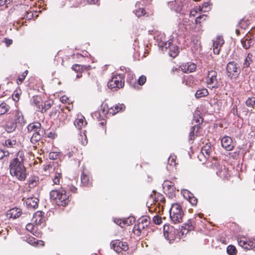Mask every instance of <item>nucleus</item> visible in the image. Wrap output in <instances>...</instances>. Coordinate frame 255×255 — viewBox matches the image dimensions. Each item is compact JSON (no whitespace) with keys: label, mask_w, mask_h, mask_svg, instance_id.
<instances>
[{"label":"nucleus","mask_w":255,"mask_h":255,"mask_svg":"<svg viewBox=\"0 0 255 255\" xmlns=\"http://www.w3.org/2000/svg\"><path fill=\"white\" fill-rule=\"evenodd\" d=\"M11 0H0V5H3L9 3Z\"/></svg>","instance_id":"obj_57"},{"label":"nucleus","mask_w":255,"mask_h":255,"mask_svg":"<svg viewBox=\"0 0 255 255\" xmlns=\"http://www.w3.org/2000/svg\"><path fill=\"white\" fill-rule=\"evenodd\" d=\"M146 81V78L145 76L141 75L140 76L138 79V84L139 85L142 86L143 85Z\"/></svg>","instance_id":"obj_46"},{"label":"nucleus","mask_w":255,"mask_h":255,"mask_svg":"<svg viewBox=\"0 0 255 255\" xmlns=\"http://www.w3.org/2000/svg\"><path fill=\"white\" fill-rule=\"evenodd\" d=\"M200 126L198 125H197V126H194L192 128L191 131L189 133V140H193L194 139L195 136H197V135L195 134V130L196 128H197L196 132H197Z\"/></svg>","instance_id":"obj_33"},{"label":"nucleus","mask_w":255,"mask_h":255,"mask_svg":"<svg viewBox=\"0 0 255 255\" xmlns=\"http://www.w3.org/2000/svg\"><path fill=\"white\" fill-rule=\"evenodd\" d=\"M26 238V242L33 246L36 247L39 246H43L44 245L43 241L38 240L32 236L27 237Z\"/></svg>","instance_id":"obj_19"},{"label":"nucleus","mask_w":255,"mask_h":255,"mask_svg":"<svg viewBox=\"0 0 255 255\" xmlns=\"http://www.w3.org/2000/svg\"><path fill=\"white\" fill-rule=\"evenodd\" d=\"M58 111L57 107H54L52 108V112H51L50 116L51 117H55L57 115V113Z\"/></svg>","instance_id":"obj_53"},{"label":"nucleus","mask_w":255,"mask_h":255,"mask_svg":"<svg viewBox=\"0 0 255 255\" xmlns=\"http://www.w3.org/2000/svg\"><path fill=\"white\" fill-rule=\"evenodd\" d=\"M227 252L229 255H236L237 250L234 246L229 245L227 248Z\"/></svg>","instance_id":"obj_35"},{"label":"nucleus","mask_w":255,"mask_h":255,"mask_svg":"<svg viewBox=\"0 0 255 255\" xmlns=\"http://www.w3.org/2000/svg\"><path fill=\"white\" fill-rule=\"evenodd\" d=\"M22 215L21 208H10L7 212L6 216L8 219H15Z\"/></svg>","instance_id":"obj_13"},{"label":"nucleus","mask_w":255,"mask_h":255,"mask_svg":"<svg viewBox=\"0 0 255 255\" xmlns=\"http://www.w3.org/2000/svg\"><path fill=\"white\" fill-rule=\"evenodd\" d=\"M211 151V144H209L207 143L203 147H202L201 152L202 154L204 155L205 153L207 155L209 156L210 152Z\"/></svg>","instance_id":"obj_36"},{"label":"nucleus","mask_w":255,"mask_h":255,"mask_svg":"<svg viewBox=\"0 0 255 255\" xmlns=\"http://www.w3.org/2000/svg\"><path fill=\"white\" fill-rule=\"evenodd\" d=\"M195 227V223L192 220H189L187 223L182 226L180 231L184 233V235L187 234L189 231L194 230Z\"/></svg>","instance_id":"obj_15"},{"label":"nucleus","mask_w":255,"mask_h":255,"mask_svg":"<svg viewBox=\"0 0 255 255\" xmlns=\"http://www.w3.org/2000/svg\"><path fill=\"white\" fill-rule=\"evenodd\" d=\"M164 192L169 197L172 198L175 196L176 188L174 184L169 180H165L162 184Z\"/></svg>","instance_id":"obj_8"},{"label":"nucleus","mask_w":255,"mask_h":255,"mask_svg":"<svg viewBox=\"0 0 255 255\" xmlns=\"http://www.w3.org/2000/svg\"><path fill=\"white\" fill-rule=\"evenodd\" d=\"M125 226L126 225L130 226L132 225L135 221V218L134 216H130L124 219Z\"/></svg>","instance_id":"obj_31"},{"label":"nucleus","mask_w":255,"mask_h":255,"mask_svg":"<svg viewBox=\"0 0 255 255\" xmlns=\"http://www.w3.org/2000/svg\"><path fill=\"white\" fill-rule=\"evenodd\" d=\"M24 160L23 152L19 151L16 154V157L10 160L9 165L10 174L21 181L24 180L26 177Z\"/></svg>","instance_id":"obj_1"},{"label":"nucleus","mask_w":255,"mask_h":255,"mask_svg":"<svg viewBox=\"0 0 255 255\" xmlns=\"http://www.w3.org/2000/svg\"><path fill=\"white\" fill-rule=\"evenodd\" d=\"M150 218L148 216H143L138 218L136 224L133 227L132 231L134 235L139 236L148 229L150 224Z\"/></svg>","instance_id":"obj_3"},{"label":"nucleus","mask_w":255,"mask_h":255,"mask_svg":"<svg viewBox=\"0 0 255 255\" xmlns=\"http://www.w3.org/2000/svg\"><path fill=\"white\" fill-rule=\"evenodd\" d=\"M28 71L26 70L22 74H21L17 79V83L19 84L21 83L24 80L25 76L27 74Z\"/></svg>","instance_id":"obj_44"},{"label":"nucleus","mask_w":255,"mask_h":255,"mask_svg":"<svg viewBox=\"0 0 255 255\" xmlns=\"http://www.w3.org/2000/svg\"><path fill=\"white\" fill-rule=\"evenodd\" d=\"M16 143V140L15 138L13 136L11 138L6 139L3 145L6 146L8 148H12L13 146Z\"/></svg>","instance_id":"obj_25"},{"label":"nucleus","mask_w":255,"mask_h":255,"mask_svg":"<svg viewBox=\"0 0 255 255\" xmlns=\"http://www.w3.org/2000/svg\"><path fill=\"white\" fill-rule=\"evenodd\" d=\"M10 109L9 105L5 102H2L0 104V116L3 115L8 112Z\"/></svg>","instance_id":"obj_26"},{"label":"nucleus","mask_w":255,"mask_h":255,"mask_svg":"<svg viewBox=\"0 0 255 255\" xmlns=\"http://www.w3.org/2000/svg\"><path fill=\"white\" fill-rule=\"evenodd\" d=\"M170 217L174 223H179L182 222L184 213L182 208H170Z\"/></svg>","instance_id":"obj_7"},{"label":"nucleus","mask_w":255,"mask_h":255,"mask_svg":"<svg viewBox=\"0 0 255 255\" xmlns=\"http://www.w3.org/2000/svg\"><path fill=\"white\" fill-rule=\"evenodd\" d=\"M28 132L32 133L30 141L35 144L39 141L45 135V130L42 128L40 123H32L29 124L27 127Z\"/></svg>","instance_id":"obj_2"},{"label":"nucleus","mask_w":255,"mask_h":255,"mask_svg":"<svg viewBox=\"0 0 255 255\" xmlns=\"http://www.w3.org/2000/svg\"><path fill=\"white\" fill-rule=\"evenodd\" d=\"M84 66L79 64H74L72 69L76 72H81L83 70Z\"/></svg>","instance_id":"obj_39"},{"label":"nucleus","mask_w":255,"mask_h":255,"mask_svg":"<svg viewBox=\"0 0 255 255\" xmlns=\"http://www.w3.org/2000/svg\"><path fill=\"white\" fill-rule=\"evenodd\" d=\"M39 178L38 176H31L28 180V187L29 188H34L39 184Z\"/></svg>","instance_id":"obj_22"},{"label":"nucleus","mask_w":255,"mask_h":255,"mask_svg":"<svg viewBox=\"0 0 255 255\" xmlns=\"http://www.w3.org/2000/svg\"><path fill=\"white\" fill-rule=\"evenodd\" d=\"M209 95L208 90L205 88L198 90L195 95L196 98L199 99L202 97H205Z\"/></svg>","instance_id":"obj_24"},{"label":"nucleus","mask_w":255,"mask_h":255,"mask_svg":"<svg viewBox=\"0 0 255 255\" xmlns=\"http://www.w3.org/2000/svg\"><path fill=\"white\" fill-rule=\"evenodd\" d=\"M241 42H242L243 47L246 49H248L250 48V47L252 45V39H243L241 40Z\"/></svg>","instance_id":"obj_30"},{"label":"nucleus","mask_w":255,"mask_h":255,"mask_svg":"<svg viewBox=\"0 0 255 255\" xmlns=\"http://www.w3.org/2000/svg\"><path fill=\"white\" fill-rule=\"evenodd\" d=\"M12 97L14 101L17 102L19 99V95L18 93L14 94Z\"/></svg>","instance_id":"obj_59"},{"label":"nucleus","mask_w":255,"mask_h":255,"mask_svg":"<svg viewBox=\"0 0 255 255\" xmlns=\"http://www.w3.org/2000/svg\"><path fill=\"white\" fill-rule=\"evenodd\" d=\"M54 171H55V176L54 177L61 180L62 179V173L61 172V169L57 167L56 168V170Z\"/></svg>","instance_id":"obj_43"},{"label":"nucleus","mask_w":255,"mask_h":255,"mask_svg":"<svg viewBox=\"0 0 255 255\" xmlns=\"http://www.w3.org/2000/svg\"><path fill=\"white\" fill-rule=\"evenodd\" d=\"M69 190L73 193H76L77 191V188L73 186V185H70L68 186Z\"/></svg>","instance_id":"obj_54"},{"label":"nucleus","mask_w":255,"mask_h":255,"mask_svg":"<svg viewBox=\"0 0 255 255\" xmlns=\"http://www.w3.org/2000/svg\"><path fill=\"white\" fill-rule=\"evenodd\" d=\"M197 13V11L196 10H192L190 12V16H195Z\"/></svg>","instance_id":"obj_61"},{"label":"nucleus","mask_w":255,"mask_h":255,"mask_svg":"<svg viewBox=\"0 0 255 255\" xmlns=\"http://www.w3.org/2000/svg\"><path fill=\"white\" fill-rule=\"evenodd\" d=\"M246 105L249 107L254 108L255 106V97H249L246 101Z\"/></svg>","instance_id":"obj_34"},{"label":"nucleus","mask_w":255,"mask_h":255,"mask_svg":"<svg viewBox=\"0 0 255 255\" xmlns=\"http://www.w3.org/2000/svg\"><path fill=\"white\" fill-rule=\"evenodd\" d=\"M158 199L160 200V202L158 203V204L156 206V207H159L161 206V207H163L164 205L162 204L165 203V200L164 198L162 195H160L158 197Z\"/></svg>","instance_id":"obj_48"},{"label":"nucleus","mask_w":255,"mask_h":255,"mask_svg":"<svg viewBox=\"0 0 255 255\" xmlns=\"http://www.w3.org/2000/svg\"><path fill=\"white\" fill-rule=\"evenodd\" d=\"M145 13V10L143 8H139L135 13L137 16L139 17Z\"/></svg>","instance_id":"obj_50"},{"label":"nucleus","mask_w":255,"mask_h":255,"mask_svg":"<svg viewBox=\"0 0 255 255\" xmlns=\"http://www.w3.org/2000/svg\"><path fill=\"white\" fill-rule=\"evenodd\" d=\"M170 44H171V42H168V43H165V48H170Z\"/></svg>","instance_id":"obj_64"},{"label":"nucleus","mask_w":255,"mask_h":255,"mask_svg":"<svg viewBox=\"0 0 255 255\" xmlns=\"http://www.w3.org/2000/svg\"><path fill=\"white\" fill-rule=\"evenodd\" d=\"M60 180L55 178H53V181L55 184L59 185L60 184Z\"/></svg>","instance_id":"obj_62"},{"label":"nucleus","mask_w":255,"mask_h":255,"mask_svg":"<svg viewBox=\"0 0 255 255\" xmlns=\"http://www.w3.org/2000/svg\"><path fill=\"white\" fill-rule=\"evenodd\" d=\"M238 244L240 246L242 247L246 250H251L250 242L252 239L248 240L246 238H241L238 239Z\"/></svg>","instance_id":"obj_20"},{"label":"nucleus","mask_w":255,"mask_h":255,"mask_svg":"<svg viewBox=\"0 0 255 255\" xmlns=\"http://www.w3.org/2000/svg\"><path fill=\"white\" fill-rule=\"evenodd\" d=\"M36 225H45L46 217L45 213L42 211H37L33 216L32 219Z\"/></svg>","instance_id":"obj_11"},{"label":"nucleus","mask_w":255,"mask_h":255,"mask_svg":"<svg viewBox=\"0 0 255 255\" xmlns=\"http://www.w3.org/2000/svg\"><path fill=\"white\" fill-rule=\"evenodd\" d=\"M84 120L82 118V119H79L77 121H75L74 122V124H75V125H76V124L77 123L79 126L78 128H81V126L84 125Z\"/></svg>","instance_id":"obj_51"},{"label":"nucleus","mask_w":255,"mask_h":255,"mask_svg":"<svg viewBox=\"0 0 255 255\" xmlns=\"http://www.w3.org/2000/svg\"><path fill=\"white\" fill-rule=\"evenodd\" d=\"M51 106V105L50 103H45L44 107H42V110H44V112H45L47 110H48ZM43 112V111H42Z\"/></svg>","instance_id":"obj_52"},{"label":"nucleus","mask_w":255,"mask_h":255,"mask_svg":"<svg viewBox=\"0 0 255 255\" xmlns=\"http://www.w3.org/2000/svg\"><path fill=\"white\" fill-rule=\"evenodd\" d=\"M175 159L173 157H170L168 158V163L170 165H172V164H176V163H175Z\"/></svg>","instance_id":"obj_60"},{"label":"nucleus","mask_w":255,"mask_h":255,"mask_svg":"<svg viewBox=\"0 0 255 255\" xmlns=\"http://www.w3.org/2000/svg\"><path fill=\"white\" fill-rule=\"evenodd\" d=\"M16 127L17 125L12 121L11 117L9 116L5 122V124L3 126L4 130L7 133H11L15 130Z\"/></svg>","instance_id":"obj_14"},{"label":"nucleus","mask_w":255,"mask_h":255,"mask_svg":"<svg viewBox=\"0 0 255 255\" xmlns=\"http://www.w3.org/2000/svg\"><path fill=\"white\" fill-rule=\"evenodd\" d=\"M189 201L190 202V203H191V204L192 205V206H195L196 205V204L197 203V199L193 196H189Z\"/></svg>","instance_id":"obj_49"},{"label":"nucleus","mask_w":255,"mask_h":255,"mask_svg":"<svg viewBox=\"0 0 255 255\" xmlns=\"http://www.w3.org/2000/svg\"><path fill=\"white\" fill-rule=\"evenodd\" d=\"M111 246L112 248L118 253L122 251H127L128 249V246L127 242H123L118 240L112 241Z\"/></svg>","instance_id":"obj_9"},{"label":"nucleus","mask_w":255,"mask_h":255,"mask_svg":"<svg viewBox=\"0 0 255 255\" xmlns=\"http://www.w3.org/2000/svg\"><path fill=\"white\" fill-rule=\"evenodd\" d=\"M4 157V150L0 149V159H2Z\"/></svg>","instance_id":"obj_63"},{"label":"nucleus","mask_w":255,"mask_h":255,"mask_svg":"<svg viewBox=\"0 0 255 255\" xmlns=\"http://www.w3.org/2000/svg\"><path fill=\"white\" fill-rule=\"evenodd\" d=\"M58 164L57 162H50L49 163L44 165L43 168L45 171L53 169L55 170L56 168L58 167Z\"/></svg>","instance_id":"obj_28"},{"label":"nucleus","mask_w":255,"mask_h":255,"mask_svg":"<svg viewBox=\"0 0 255 255\" xmlns=\"http://www.w3.org/2000/svg\"><path fill=\"white\" fill-rule=\"evenodd\" d=\"M221 50L219 47L213 46V52L215 54H219Z\"/></svg>","instance_id":"obj_55"},{"label":"nucleus","mask_w":255,"mask_h":255,"mask_svg":"<svg viewBox=\"0 0 255 255\" xmlns=\"http://www.w3.org/2000/svg\"><path fill=\"white\" fill-rule=\"evenodd\" d=\"M217 73L215 71L211 70L209 72L208 75V79L207 81V84L208 87L212 88H218V81L217 79Z\"/></svg>","instance_id":"obj_10"},{"label":"nucleus","mask_w":255,"mask_h":255,"mask_svg":"<svg viewBox=\"0 0 255 255\" xmlns=\"http://www.w3.org/2000/svg\"><path fill=\"white\" fill-rule=\"evenodd\" d=\"M153 221L155 224L160 225L162 222L161 218L159 216H155L153 218Z\"/></svg>","instance_id":"obj_47"},{"label":"nucleus","mask_w":255,"mask_h":255,"mask_svg":"<svg viewBox=\"0 0 255 255\" xmlns=\"http://www.w3.org/2000/svg\"><path fill=\"white\" fill-rule=\"evenodd\" d=\"M221 144L222 147L228 151L232 150L234 147L232 144V139L229 136H225L222 138Z\"/></svg>","instance_id":"obj_17"},{"label":"nucleus","mask_w":255,"mask_h":255,"mask_svg":"<svg viewBox=\"0 0 255 255\" xmlns=\"http://www.w3.org/2000/svg\"><path fill=\"white\" fill-rule=\"evenodd\" d=\"M125 81L121 75H116L113 77L108 82V86L109 88L113 90H117L124 87Z\"/></svg>","instance_id":"obj_6"},{"label":"nucleus","mask_w":255,"mask_h":255,"mask_svg":"<svg viewBox=\"0 0 255 255\" xmlns=\"http://www.w3.org/2000/svg\"><path fill=\"white\" fill-rule=\"evenodd\" d=\"M69 201V196L67 195L66 191L65 190H62L57 200V205L59 206L64 207L68 205Z\"/></svg>","instance_id":"obj_12"},{"label":"nucleus","mask_w":255,"mask_h":255,"mask_svg":"<svg viewBox=\"0 0 255 255\" xmlns=\"http://www.w3.org/2000/svg\"><path fill=\"white\" fill-rule=\"evenodd\" d=\"M114 222L118 225L121 227L122 228H124L125 227L124 219H118V218L115 219Z\"/></svg>","instance_id":"obj_45"},{"label":"nucleus","mask_w":255,"mask_h":255,"mask_svg":"<svg viewBox=\"0 0 255 255\" xmlns=\"http://www.w3.org/2000/svg\"><path fill=\"white\" fill-rule=\"evenodd\" d=\"M252 57L253 55L252 54L249 53L248 54L247 57L244 60L243 63L244 68L249 67L250 66L251 63L252 62Z\"/></svg>","instance_id":"obj_32"},{"label":"nucleus","mask_w":255,"mask_h":255,"mask_svg":"<svg viewBox=\"0 0 255 255\" xmlns=\"http://www.w3.org/2000/svg\"><path fill=\"white\" fill-rule=\"evenodd\" d=\"M179 53V50L177 46H173L169 48V55L173 57H176Z\"/></svg>","instance_id":"obj_29"},{"label":"nucleus","mask_w":255,"mask_h":255,"mask_svg":"<svg viewBox=\"0 0 255 255\" xmlns=\"http://www.w3.org/2000/svg\"><path fill=\"white\" fill-rule=\"evenodd\" d=\"M60 193L61 192L58 191L57 190L51 191L50 193V196L51 199L55 200L56 202L57 200L58 199Z\"/></svg>","instance_id":"obj_37"},{"label":"nucleus","mask_w":255,"mask_h":255,"mask_svg":"<svg viewBox=\"0 0 255 255\" xmlns=\"http://www.w3.org/2000/svg\"><path fill=\"white\" fill-rule=\"evenodd\" d=\"M37 226L32 223H28L26 226V229L35 237L41 238L42 234L40 231L38 230Z\"/></svg>","instance_id":"obj_16"},{"label":"nucleus","mask_w":255,"mask_h":255,"mask_svg":"<svg viewBox=\"0 0 255 255\" xmlns=\"http://www.w3.org/2000/svg\"><path fill=\"white\" fill-rule=\"evenodd\" d=\"M163 234L165 238L170 243L175 241L176 239L180 240L183 236L184 233L181 232L174 227L169 224H165L163 226Z\"/></svg>","instance_id":"obj_4"},{"label":"nucleus","mask_w":255,"mask_h":255,"mask_svg":"<svg viewBox=\"0 0 255 255\" xmlns=\"http://www.w3.org/2000/svg\"><path fill=\"white\" fill-rule=\"evenodd\" d=\"M232 110H233V114H234V115L238 116V109H237V105L234 106Z\"/></svg>","instance_id":"obj_58"},{"label":"nucleus","mask_w":255,"mask_h":255,"mask_svg":"<svg viewBox=\"0 0 255 255\" xmlns=\"http://www.w3.org/2000/svg\"><path fill=\"white\" fill-rule=\"evenodd\" d=\"M184 69L182 68L183 70H184L185 72L191 73L195 71L196 69V65L194 63H188L187 65L183 66Z\"/></svg>","instance_id":"obj_27"},{"label":"nucleus","mask_w":255,"mask_h":255,"mask_svg":"<svg viewBox=\"0 0 255 255\" xmlns=\"http://www.w3.org/2000/svg\"><path fill=\"white\" fill-rule=\"evenodd\" d=\"M207 15L205 14H203L201 15H199V16L197 17L195 19V23L196 24L198 23H200L202 21H204L206 19Z\"/></svg>","instance_id":"obj_40"},{"label":"nucleus","mask_w":255,"mask_h":255,"mask_svg":"<svg viewBox=\"0 0 255 255\" xmlns=\"http://www.w3.org/2000/svg\"><path fill=\"white\" fill-rule=\"evenodd\" d=\"M59 154L58 152H51L49 153L48 157L52 160L56 159L58 158Z\"/></svg>","instance_id":"obj_41"},{"label":"nucleus","mask_w":255,"mask_h":255,"mask_svg":"<svg viewBox=\"0 0 255 255\" xmlns=\"http://www.w3.org/2000/svg\"><path fill=\"white\" fill-rule=\"evenodd\" d=\"M38 199L36 198H29L25 201L27 207H37Z\"/></svg>","instance_id":"obj_23"},{"label":"nucleus","mask_w":255,"mask_h":255,"mask_svg":"<svg viewBox=\"0 0 255 255\" xmlns=\"http://www.w3.org/2000/svg\"><path fill=\"white\" fill-rule=\"evenodd\" d=\"M125 108V106L124 104L116 105L109 109L108 112L112 115H115L119 111H124Z\"/></svg>","instance_id":"obj_21"},{"label":"nucleus","mask_w":255,"mask_h":255,"mask_svg":"<svg viewBox=\"0 0 255 255\" xmlns=\"http://www.w3.org/2000/svg\"><path fill=\"white\" fill-rule=\"evenodd\" d=\"M81 182L84 185H86L89 182V177L84 173L81 175Z\"/></svg>","instance_id":"obj_42"},{"label":"nucleus","mask_w":255,"mask_h":255,"mask_svg":"<svg viewBox=\"0 0 255 255\" xmlns=\"http://www.w3.org/2000/svg\"><path fill=\"white\" fill-rule=\"evenodd\" d=\"M224 43V39L221 37H219L213 43V46L219 47L221 48L223 44Z\"/></svg>","instance_id":"obj_38"},{"label":"nucleus","mask_w":255,"mask_h":255,"mask_svg":"<svg viewBox=\"0 0 255 255\" xmlns=\"http://www.w3.org/2000/svg\"><path fill=\"white\" fill-rule=\"evenodd\" d=\"M16 125L22 126L25 124V121L22 113L19 110H16L14 115V121Z\"/></svg>","instance_id":"obj_18"},{"label":"nucleus","mask_w":255,"mask_h":255,"mask_svg":"<svg viewBox=\"0 0 255 255\" xmlns=\"http://www.w3.org/2000/svg\"><path fill=\"white\" fill-rule=\"evenodd\" d=\"M251 250L255 251V239H252V242H250Z\"/></svg>","instance_id":"obj_56"},{"label":"nucleus","mask_w":255,"mask_h":255,"mask_svg":"<svg viewBox=\"0 0 255 255\" xmlns=\"http://www.w3.org/2000/svg\"><path fill=\"white\" fill-rule=\"evenodd\" d=\"M227 75L231 78H237L241 73V69L238 63L234 61L229 62L226 66Z\"/></svg>","instance_id":"obj_5"}]
</instances>
